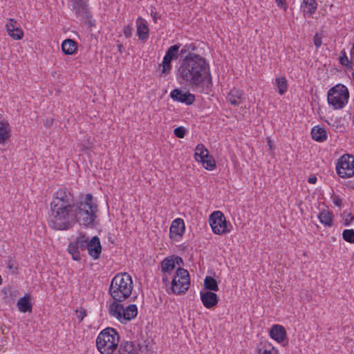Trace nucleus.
<instances>
[{"instance_id":"19","label":"nucleus","mask_w":354,"mask_h":354,"mask_svg":"<svg viewBox=\"0 0 354 354\" xmlns=\"http://www.w3.org/2000/svg\"><path fill=\"white\" fill-rule=\"evenodd\" d=\"M270 337L278 342H281L286 337L285 328L281 325H274L270 332Z\"/></svg>"},{"instance_id":"12","label":"nucleus","mask_w":354,"mask_h":354,"mask_svg":"<svg viewBox=\"0 0 354 354\" xmlns=\"http://www.w3.org/2000/svg\"><path fill=\"white\" fill-rule=\"evenodd\" d=\"M170 97L178 102L191 105L195 101V95L189 92H183L180 88H175L170 93Z\"/></svg>"},{"instance_id":"30","label":"nucleus","mask_w":354,"mask_h":354,"mask_svg":"<svg viewBox=\"0 0 354 354\" xmlns=\"http://www.w3.org/2000/svg\"><path fill=\"white\" fill-rule=\"evenodd\" d=\"M175 266L173 259L165 258L161 262V270L162 272H168L169 274H171Z\"/></svg>"},{"instance_id":"51","label":"nucleus","mask_w":354,"mask_h":354,"mask_svg":"<svg viewBox=\"0 0 354 354\" xmlns=\"http://www.w3.org/2000/svg\"><path fill=\"white\" fill-rule=\"evenodd\" d=\"M168 274H169L168 272H163L162 282L165 284V286H167V283H169Z\"/></svg>"},{"instance_id":"42","label":"nucleus","mask_w":354,"mask_h":354,"mask_svg":"<svg viewBox=\"0 0 354 354\" xmlns=\"http://www.w3.org/2000/svg\"><path fill=\"white\" fill-rule=\"evenodd\" d=\"M344 216L345 225H348L354 220V215H353L351 213H348L346 214V213L344 212Z\"/></svg>"},{"instance_id":"6","label":"nucleus","mask_w":354,"mask_h":354,"mask_svg":"<svg viewBox=\"0 0 354 354\" xmlns=\"http://www.w3.org/2000/svg\"><path fill=\"white\" fill-rule=\"evenodd\" d=\"M349 93L346 86L339 84L328 92V102L334 109H342L348 102Z\"/></svg>"},{"instance_id":"13","label":"nucleus","mask_w":354,"mask_h":354,"mask_svg":"<svg viewBox=\"0 0 354 354\" xmlns=\"http://www.w3.org/2000/svg\"><path fill=\"white\" fill-rule=\"evenodd\" d=\"M185 223L182 218L174 219L170 226L169 236L171 239L181 237L185 232Z\"/></svg>"},{"instance_id":"9","label":"nucleus","mask_w":354,"mask_h":354,"mask_svg":"<svg viewBox=\"0 0 354 354\" xmlns=\"http://www.w3.org/2000/svg\"><path fill=\"white\" fill-rule=\"evenodd\" d=\"M209 223L213 232L221 235L230 232L232 226L227 223L224 214L221 211L212 212L209 218Z\"/></svg>"},{"instance_id":"56","label":"nucleus","mask_w":354,"mask_h":354,"mask_svg":"<svg viewBox=\"0 0 354 354\" xmlns=\"http://www.w3.org/2000/svg\"><path fill=\"white\" fill-rule=\"evenodd\" d=\"M117 47H118V51L120 53H122L123 52V49H124V46L122 44H119L117 45Z\"/></svg>"},{"instance_id":"48","label":"nucleus","mask_w":354,"mask_h":354,"mask_svg":"<svg viewBox=\"0 0 354 354\" xmlns=\"http://www.w3.org/2000/svg\"><path fill=\"white\" fill-rule=\"evenodd\" d=\"M277 6L280 8H283L284 10H287V6L286 3V0H275Z\"/></svg>"},{"instance_id":"23","label":"nucleus","mask_w":354,"mask_h":354,"mask_svg":"<svg viewBox=\"0 0 354 354\" xmlns=\"http://www.w3.org/2000/svg\"><path fill=\"white\" fill-rule=\"evenodd\" d=\"M138 315V308L136 305L130 304L125 308H123V311L121 315V319H123L125 321H131L135 318Z\"/></svg>"},{"instance_id":"15","label":"nucleus","mask_w":354,"mask_h":354,"mask_svg":"<svg viewBox=\"0 0 354 354\" xmlns=\"http://www.w3.org/2000/svg\"><path fill=\"white\" fill-rule=\"evenodd\" d=\"M201 299L204 306L207 308L214 307L218 302L217 295L210 291L201 292Z\"/></svg>"},{"instance_id":"31","label":"nucleus","mask_w":354,"mask_h":354,"mask_svg":"<svg viewBox=\"0 0 354 354\" xmlns=\"http://www.w3.org/2000/svg\"><path fill=\"white\" fill-rule=\"evenodd\" d=\"M198 162H201L204 168L207 170H212L216 167V162L212 156L208 153V158H204L201 159Z\"/></svg>"},{"instance_id":"26","label":"nucleus","mask_w":354,"mask_h":354,"mask_svg":"<svg viewBox=\"0 0 354 354\" xmlns=\"http://www.w3.org/2000/svg\"><path fill=\"white\" fill-rule=\"evenodd\" d=\"M318 218L326 226L331 227L333 225V213L330 211H322L318 215Z\"/></svg>"},{"instance_id":"40","label":"nucleus","mask_w":354,"mask_h":354,"mask_svg":"<svg viewBox=\"0 0 354 354\" xmlns=\"http://www.w3.org/2000/svg\"><path fill=\"white\" fill-rule=\"evenodd\" d=\"M174 135L178 138H183L186 134V129L183 127H178L174 131Z\"/></svg>"},{"instance_id":"29","label":"nucleus","mask_w":354,"mask_h":354,"mask_svg":"<svg viewBox=\"0 0 354 354\" xmlns=\"http://www.w3.org/2000/svg\"><path fill=\"white\" fill-rule=\"evenodd\" d=\"M275 84L277 87V92L280 95H283L288 89L287 80L285 77H277Z\"/></svg>"},{"instance_id":"54","label":"nucleus","mask_w":354,"mask_h":354,"mask_svg":"<svg viewBox=\"0 0 354 354\" xmlns=\"http://www.w3.org/2000/svg\"><path fill=\"white\" fill-rule=\"evenodd\" d=\"M353 62L351 60L348 62V63H347L346 65H344V66L346 68L347 70H353Z\"/></svg>"},{"instance_id":"44","label":"nucleus","mask_w":354,"mask_h":354,"mask_svg":"<svg viewBox=\"0 0 354 354\" xmlns=\"http://www.w3.org/2000/svg\"><path fill=\"white\" fill-rule=\"evenodd\" d=\"M332 199L336 206L340 207L342 205V200L338 195H333Z\"/></svg>"},{"instance_id":"53","label":"nucleus","mask_w":354,"mask_h":354,"mask_svg":"<svg viewBox=\"0 0 354 354\" xmlns=\"http://www.w3.org/2000/svg\"><path fill=\"white\" fill-rule=\"evenodd\" d=\"M151 17L153 18V21L156 23L158 19H160V15H159L157 12H151Z\"/></svg>"},{"instance_id":"59","label":"nucleus","mask_w":354,"mask_h":354,"mask_svg":"<svg viewBox=\"0 0 354 354\" xmlns=\"http://www.w3.org/2000/svg\"><path fill=\"white\" fill-rule=\"evenodd\" d=\"M1 117H2V115L0 113V119L1 118Z\"/></svg>"},{"instance_id":"58","label":"nucleus","mask_w":354,"mask_h":354,"mask_svg":"<svg viewBox=\"0 0 354 354\" xmlns=\"http://www.w3.org/2000/svg\"><path fill=\"white\" fill-rule=\"evenodd\" d=\"M268 145L271 147V141L270 140L268 141Z\"/></svg>"},{"instance_id":"36","label":"nucleus","mask_w":354,"mask_h":354,"mask_svg":"<svg viewBox=\"0 0 354 354\" xmlns=\"http://www.w3.org/2000/svg\"><path fill=\"white\" fill-rule=\"evenodd\" d=\"M196 49V47L194 44H189L185 45L181 50H180V55L185 56L189 55V54H195L193 53Z\"/></svg>"},{"instance_id":"14","label":"nucleus","mask_w":354,"mask_h":354,"mask_svg":"<svg viewBox=\"0 0 354 354\" xmlns=\"http://www.w3.org/2000/svg\"><path fill=\"white\" fill-rule=\"evenodd\" d=\"M86 249L88 250V254L91 256L94 259H97L100 258L102 252V246L100 239L97 236H94L92 237V239L88 241V245Z\"/></svg>"},{"instance_id":"22","label":"nucleus","mask_w":354,"mask_h":354,"mask_svg":"<svg viewBox=\"0 0 354 354\" xmlns=\"http://www.w3.org/2000/svg\"><path fill=\"white\" fill-rule=\"evenodd\" d=\"M77 48V42L72 39H65L62 44V49L65 55H73Z\"/></svg>"},{"instance_id":"41","label":"nucleus","mask_w":354,"mask_h":354,"mask_svg":"<svg viewBox=\"0 0 354 354\" xmlns=\"http://www.w3.org/2000/svg\"><path fill=\"white\" fill-rule=\"evenodd\" d=\"M16 24L17 21L11 19H10L9 22L6 24V29L8 35L15 31V28H17L15 26Z\"/></svg>"},{"instance_id":"57","label":"nucleus","mask_w":354,"mask_h":354,"mask_svg":"<svg viewBox=\"0 0 354 354\" xmlns=\"http://www.w3.org/2000/svg\"><path fill=\"white\" fill-rule=\"evenodd\" d=\"M351 59H354V42L350 52Z\"/></svg>"},{"instance_id":"18","label":"nucleus","mask_w":354,"mask_h":354,"mask_svg":"<svg viewBox=\"0 0 354 354\" xmlns=\"http://www.w3.org/2000/svg\"><path fill=\"white\" fill-rule=\"evenodd\" d=\"M137 35L140 40L145 41L149 38V29L147 22L142 18L137 20Z\"/></svg>"},{"instance_id":"25","label":"nucleus","mask_w":354,"mask_h":354,"mask_svg":"<svg viewBox=\"0 0 354 354\" xmlns=\"http://www.w3.org/2000/svg\"><path fill=\"white\" fill-rule=\"evenodd\" d=\"M121 302L113 300V302L109 306L110 315L119 320H121V315L124 308L123 305L120 304Z\"/></svg>"},{"instance_id":"38","label":"nucleus","mask_w":354,"mask_h":354,"mask_svg":"<svg viewBox=\"0 0 354 354\" xmlns=\"http://www.w3.org/2000/svg\"><path fill=\"white\" fill-rule=\"evenodd\" d=\"M6 267L12 272V273H17L18 267L15 259L9 257L7 260L5 261Z\"/></svg>"},{"instance_id":"47","label":"nucleus","mask_w":354,"mask_h":354,"mask_svg":"<svg viewBox=\"0 0 354 354\" xmlns=\"http://www.w3.org/2000/svg\"><path fill=\"white\" fill-rule=\"evenodd\" d=\"M76 312L78 313V310H77ZM86 316V313L84 309L80 310L79 315H77V318L79 319V322H81Z\"/></svg>"},{"instance_id":"37","label":"nucleus","mask_w":354,"mask_h":354,"mask_svg":"<svg viewBox=\"0 0 354 354\" xmlns=\"http://www.w3.org/2000/svg\"><path fill=\"white\" fill-rule=\"evenodd\" d=\"M342 238L346 242L354 243V230H344L342 232Z\"/></svg>"},{"instance_id":"17","label":"nucleus","mask_w":354,"mask_h":354,"mask_svg":"<svg viewBox=\"0 0 354 354\" xmlns=\"http://www.w3.org/2000/svg\"><path fill=\"white\" fill-rule=\"evenodd\" d=\"M243 96V91L234 87L230 91L226 99L231 104L234 106H239L241 103Z\"/></svg>"},{"instance_id":"52","label":"nucleus","mask_w":354,"mask_h":354,"mask_svg":"<svg viewBox=\"0 0 354 354\" xmlns=\"http://www.w3.org/2000/svg\"><path fill=\"white\" fill-rule=\"evenodd\" d=\"M317 177L314 175H312L310 176H309L308 179V182L310 184H314L317 182Z\"/></svg>"},{"instance_id":"55","label":"nucleus","mask_w":354,"mask_h":354,"mask_svg":"<svg viewBox=\"0 0 354 354\" xmlns=\"http://www.w3.org/2000/svg\"><path fill=\"white\" fill-rule=\"evenodd\" d=\"M346 185L351 189H354V180L352 181V180H350L348 181Z\"/></svg>"},{"instance_id":"43","label":"nucleus","mask_w":354,"mask_h":354,"mask_svg":"<svg viewBox=\"0 0 354 354\" xmlns=\"http://www.w3.org/2000/svg\"><path fill=\"white\" fill-rule=\"evenodd\" d=\"M313 42L315 47L317 48L322 45V37L319 34L316 33L313 37Z\"/></svg>"},{"instance_id":"32","label":"nucleus","mask_w":354,"mask_h":354,"mask_svg":"<svg viewBox=\"0 0 354 354\" xmlns=\"http://www.w3.org/2000/svg\"><path fill=\"white\" fill-rule=\"evenodd\" d=\"M308 8L307 12L312 15L315 12L317 7L316 0H303L301 8Z\"/></svg>"},{"instance_id":"2","label":"nucleus","mask_w":354,"mask_h":354,"mask_svg":"<svg viewBox=\"0 0 354 354\" xmlns=\"http://www.w3.org/2000/svg\"><path fill=\"white\" fill-rule=\"evenodd\" d=\"M73 196L66 188H61L53 196L50 203L49 226L55 230H67L75 223Z\"/></svg>"},{"instance_id":"21","label":"nucleus","mask_w":354,"mask_h":354,"mask_svg":"<svg viewBox=\"0 0 354 354\" xmlns=\"http://www.w3.org/2000/svg\"><path fill=\"white\" fill-rule=\"evenodd\" d=\"M10 136V127L8 121H0V145L5 144Z\"/></svg>"},{"instance_id":"33","label":"nucleus","mask_w":354,"mask_h":354,"mask_svg":"<svg viewBox=\"0 0 354 354\" xmlns=\"http://www.w3.org/2000/svg\"><path fill=\"white\" fill-rule=\"evenodd\" d=\"M180 46V44H175L170 46L167 49L165 56L172 59H177Z\"/></svg>"},{"instance_id":"4","label":"nucleus","mask_w":354,"mask_h":354,"mask_svg":"<svg viewBox=\"0 0 354 354\" xmlns=\"http://www.w3.org/2000/svg\"><path fill=\"white\" fill-rule=\"evenodd\" d=\"M133 281L127 272L118 273L114 276L109 286V294L116 301H124L132 293Z\"/></svg>"},{"instance_id":"24","label":"nucleus","mask_w":354,"mask_h":354,"mask_svg":"<svg viewBox=\"0 0 354 354\" xmlns=\"http://www.w3.org/2000/svg\"><path fill=\"white\" fill-rule=\"evenodd\" d=\"M17 307L21 313L31 312L32 305L30 297L27 295L21 297L17 301Z\"/></svg>"},{"instance_id":"7","label":"nucleus","mask_w":354,"mask_h":354,"mask_svg":"<svg viewBox=\"0 0 354 354\" xmlns=\"http://www.w3.org/2000/svg\"><path fill=\"white\" fill-rule=\"evenodd\" d=\"M171 283L173 293L177 295L185 293L189 289L190 283L188 271L182 268H177Z\"/></svg>"},{"instance_id":"50","label":"nucleus","mask_w":354,"mask_h":354,"mask_svg":"<svg viewBox=\"0 0 354 354\" xmlns=\"http://www.w3.org/2000/svg\"><path fill=\"white\" fill-rule=\"evenodd\" d=\"M173 260L174 261V266L176 264H178V265L183 264V259L180 257H175L174 259H173Z\"/></svg>"},{"instance_id":"8","label":"nucleus","mask_w":354,"mask_h":354,"mask_svg":"<svg viewBox=\"0 0 354 354\" xmlns=\"http://www.w3.org/2000/svg\"><path fill=\"white\" fill-rule=\"evenodd\" d=\"M88 0H71L72 10L75 11L77 17L89 28L95 26V20L88 8Z\"/></svg>"},{"instance_id":"11","label":"nucleus","mask_w":354,"mask_h":354,"mask_svg":"<svg viewBox=\"0 0 354 354\" xmlns=\"http://www.w3.org/2000/svg\"><path fill=\"white\" fill-rule=\"evenodd\" d=\"M88 245L87 237L85 234H80L75 241L71 242L68 246V252L72 255V258L75 261L81 259L80 249L84 250Z\"/></svg>"},{"instance_id":"39","label":"nucleus","mask_w":354,"mask_h":354,"mask_svg":"<svg viewBox=\"0 0 354 354\" xmlns=\"http://www.w3.org/2000/svg\"><path fill=\"white\" fill-rule=\"evenodd\" d=\"M9 35L14 39H21L24 36V32L21 28L17 27L14 32L9 34Z\"/></svg>"},{"instance_id":"35","label":"nucleus","mask_w":354,"mask_h":354,"mask_svg":"<svg viewBox=\"0 0 354 354\" xmlns=\"http://www.w3.org/2000/svg\"><path fill=\"white\" fill-rule=\"evenodd\" d=\"M258 354H277L276 351L273 350L271 345L269 344L268 347L266 344L260 343L257 348Z\"/></svg>"},{"instance_id":"34","label":"nucleus","mask_w":354,"mask_h":354,"mask_svg":"<svg viewBox=\"0 0 354 354\" xmlns=\"http://www.w3.org/2000/svg\"><path fill=\"white\" fill-rule=\"evenodd\" d=\"M173 59H169L165 56H164L163 57V60H162V62L161 64H160V66H162V71H161V75L164 74V75H167L168 73H169L171 69V61Z\"/></svg>"},{"instance_id":"28","label":"nucleus","mask_w":354,"mask_h":354,"mask_svg":"<svg viewBox=\"0 0 354 354\" xmlns=\"http://www.w3.org/2000/svg\"><path fill=\"white\" fill-rule=\"evenodd\" d=\"M208 151L203 144H198L195 148L194 158L196 161H199L204 158H208Z\"/></svg>"},{"instance_id":"3","label":"nucleus","mask_w":354,"mask_h":354,"mask_svg":"<svg viewBox=\"0 0 354 354\" xmlns=\"http://www.w3.org/2000/svg\"><path fill=\"white\" fill-rule=\"evenodd\" d=\"M97 205L93 203L92 194H86L84 200L77 202L75 205L74 209L75 223L78 222L85 227H93L97 218Z\"/></svg>"},{"instance_id":"46","label":"nucleus","mask_w":354,"mask_h":354,"mask_svg":"<svg viewBox=\"0 0 354 354\" xmlns=\"http://www.w3.org/2000/svg\"><path fill=\"white\" fill-rule=\"evenodd\" d=\"M342 55L339 57V62L342 65L344 66L347 63H348L350 60L348 59V57L346 56L345 52H342Z\"/></svg>"},{"instance_id":"20","label":"nucleus","mask_w":354,"mask_h":354,"mask_svg":"<svg viewBox=\"0 0 354 354\" xmlns=\"http://www.w3.org/2000/svg\"><path fill=\"white\" fill-rule=\"evenodd\" d=\"M312 138L319 142L326 140L328 134L326 130L319 125L314 127L311 130Z\"/></svg>"},{"instance_id":"49","label":"nucleus","mask_w":354,"mask_h":354,"mask_svg":"<svg viewBox=\"0 0 354 354\" xmlns=\"http://www.w3.org/2000/svg\"><path fill=\"white\" fill-rule=\"evenodd\" d=\"M53 118H46V121L44 122V125L46 127H50L53 125Z\"/></svg>"},{"instance_id":"10","label":"nucleus","mask_w":354,"mask_h":354,"mask_svg":"<svg viewBox=\"0 0 354 354\" xmlns=\"http://www.w3.org/2000/svg\"><path fill=\"white\" fill-rule=\"evenodd\" d=\"M336 171L341 178H350L354 176V156H342L336 165Z\"/></svg>"},{"instance_id":"1","label":"nucleus","mask_w":354,"mask_h":354,"mask_svg":"<svg viewBox=\"0 0 354 354\" xmlns=\"http://www.w3.org/2000/svg\"><path fill=\"white\" fill-rule=\"evenodd\" d=\"M178 72L184 83L194 91L204 92L205 84L208 88L209 84H212L209 64L205 57L198 54L185 55Z\"/></svg>"},{"instance_id":"45","label":"nucleus","mask_w":354,"mask_h":354,"mask_svg":"<svg viewBox=\"0 0 354 354\" xmlns=\"http://www.w3.org/2000/svg\"><path fill=\"white\" fill-rule=\"evenodd\" d=\"M123 32L126 38H129L132 35V28L130 26H126L123 28Z\"/></svg>"},{"instance_id":"5","label":"nucleus","mask_w":354,"mask_h":354,"mask_svg":"<svg viewBox=\"0 0 354 354\" xmlns=\"http://www.w3.org/2000/svg\"><path fill=\"white\" fill-rule=\"evenodd\" d=\"M119 334L115 329L106 328L96 339V346L101 354H113L119 343Z\"/></svg>"},{"instance_id":"27","label":"nucleus","mask_w":354,"mask_h":354,"mask_svg":"<svg viewBox=\"0 0 354 354\" xmlns=\"http://www.w3.org/2000/svg\"><path fill=\"white\" fill-rule=\"evenodd\" d=\"M204 288L208 291H218V286L216 280L210 276H207L204 279Z\"/></svg>"},{"instance_id":"16","label":"nucleus","mask_w":354,"mask_h":354,"mask_svg":"<svg viewBox=\"0 0 354 354\" xmlns=\"http://www.w3.org/2000/svg\"><path fill=\"white\" fill-rule=\"evenodd\" d=\"M140 345L131 341H122L119 346L118 354H139Z\"/></svg>"}]
</instances>
